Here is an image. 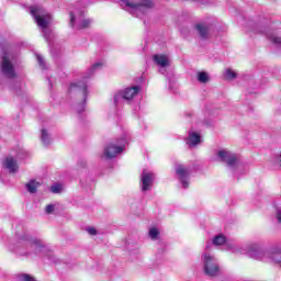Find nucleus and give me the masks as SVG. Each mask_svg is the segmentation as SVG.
<instances>
[{
  "mask_svg": "<svg viewBox=\"0 0 281 281\" xmlns=\"http://www.w3.org/2000/svg\"><path fill=\"white\" fill-rule=\"evenodd\" d=\"M31 14L35 23L41 27L44 38L49 41L52 32H49L47 27H49V23H52V14L47 13V11L41 7H31Z\"/></svg>",
  "mask_w": 281,
  "mask_h": 281,
  "instance_id": "1",
  "label": "nucleus"
},
{
  "mask_svg": "<svg viewBox=\"0 0 281 281\" xmlns=\"http://www.w3.org/2000/svg\"><path fill=\"white\" fill-rule=\"evenodd\" d=\"M124 10H133L138 15L149 14L155 8L153 0H121Z\"/></svg>",
  "mask_w": 281,
  "mask_h": 281,
  "instance_id": "2",
  "label": "nucleus"
},
{
  "mask_svg": "<svg viewBox=\"0 0 281 281\" xmlns=\"http://www.w3.org/2000/svg\"><path fill=\"white\" fill-rule=\"evenodd\" d=\"M92 21L90 19H85V11L75 9L70 12V25L77 30H87L91 27Z\"/></svg>",
  "mask_w": 281,
  "mask_h": 281,
  "instance_id": "3",
  "label": "nucleus"
},
{
  "mask_svg": "<svg viewBox=\"0 0 281 281\" xmlns=\"http://www.w3.org/2000/svg\"><path fill=\"white\" fill-rule=\"evenodd\" d=\"M69 93H75V95H81L82 101L77 105V112L82 113L85 111V102H87V95L89 91L87 90V83L79 81L77 83H71L69 88Z\"/></svg>",
  "mask_w": 281,
  "mask_h": 281,
  "instance_id": "4",
  "label": "nucleus"
},
{
  "mask_svg": "<svg viewBox=\"0 0 281 281\" xmlns=\"http://www.w3.org/2000/svg\"><path fill=\"white\" fill-rule=\"evenodd\" d=\"M203 262H204V266H203L204 273L210 278H216V276L221 273L218 261H216V258H214V256L210 254H204Z\"/></svg>",
  "mask_w": 281,
  "mask_h": 281,
  "instance_id": "5",
  "label": "nucleus"
},
{
  "mask_svg": "<svg viewBox=\"0 0 281 281\" xmlns=\"http://www.w3.org/2000/svg\"><path fill=\"white\" fill-rule=\"evenodd\" d=\"M139 93V87L134 86L132 88H126L114 94L115 106L122 104V102H131Z\"/></svg>",
  "mask_w": 281,
  "mask_h": 281,
  "instance_id": "6",
  "label": "nucleus"
},
{
  "mask_svg": "<svg viewBox=\"0 0 281 281\" xmlns=\"http://www.w3.org/2000/svg\"><path fill=\"white\" fill-rule=\"evenodd\" d=\"M217 157L221 159V161L227 164L228 168H231L232 170H236V168H243V165L238 160V156H236V154H233L232 151H227L225 149L220 150L217 153Z\"/></svg>",
  "mask_w": 281,
  "mask_h": 281,
  "instance_id": "7",
  "label": "nucleus"
},
{
  "mask_svg": "<svg viewBox=\"0 0 281 281\" xmlns=\"http://www.w3.org/2000/svg\"><path fill=\"white\" fill-rule=\"evenodd\" d=\"M124 144H126V139L121 138L119 145L109 144L105 146L103 155L105 159H115L124 150Z\"/></svg>",
  "mask_w": 281,
  "mask_h": 281,
  "instance_id": "8",
  "label": "nucleus"
},
{
  "mask_svg": "<svg viewBox=\"0 0 281 281\" xmlns=\"http://www.w3.org/2000/svg\"><path fill=\"white\" fill-rule=\"evenodd\" d=\"M0 71L2 76H4V78H9V79L16 78V71L14 70V65L12 64V61H10V59L5 55H3L0 59Z\"/></svg>",
  "mask_w": 281,
  "mask_h": 281,
  "instance_id": "9",
  "label": "nucleus"
},
{
  "mask_svg": "<svg viewBox=\"0 0 281 281\" xmlns=\"http://www.w3.org/2000/svg\"><path fill=\"white\" fill-rule=\"evenodd\" d=\"M154 183H155V173L146 169L143 170L140 175V190L143 192H148L149 190L153 189Z\"/></svg>",
  "mask_w": 281,
  "mask_h": 281,
  "instance_id": "10",
  "label": "nucleus"
},
{
  "mask_svg": "<svg viewBox=\"0 0 281 281\" xmlns=\"http://www.w3.org/2000/svg\"><path fill=\"white\" fill-rule=\"evenodd\" d=\"M195 30L202 41H207L212 34V24L207 22H200L195 24Z\"/></svg>",
  "mask_w": 281,
  "mask_h": 281,
  "instance_id": "11",
  "label": "nucleus"
},
{
  "mask_svg": "<svg viewBox=\"0 0 281 281\" xmlns=\"http://www.w3.org/2000/svg\"><path fill=\"white\" fill-rule=\"evenodd\" d=\"M176 175H178L182 188L186 190L190 186V182L188 181L190 177V169L183 167V165H178L176 166Z\"/></svg>",
  "mask_w": 281,
  "mask_h": 281,
  "instance_id": "12",
  "label": "nucleus"
},
{
  "mask_svg": "<svg viewBox=\"0 0 281 281\" xmlns=\"http://www.w3.org/2000/svg\"><path fill=\"white\" fill-rule=\"evenodd\" d=\"M153 60L160 69L158 70L159 74L166 72V67H170V58L164 54H156L153 56Z\"/></svg>",
  "mask_w": 281,
  "mask_h": 281,
  "instance_id": "13",
  "label": "nucleus"
},
{
  "mask_svg": "<svg viewBox=\"0 0 281 281\" xmlns=\"http://www.w3.org/2000/svg\"><path fill=\"white\" fill-rule=\"evenodd\" d=\"M254 32L256 34H262V32H266L267 38H269V41H271L274 45H277V47H281V37L277 36L276 33H271V32L267 31V27L257 26L254 30Z\"/></svg>",
  "mask_w": 281,
  "mask_h": 281,
  "instance_id": "14",
  "label": "nucleus"
},
{
  "mask_svg": "<svg viewBox=\"0 0 281 281\" xmlns=\"http://www.w3.org/2000/svg\"><path fill=\"white\" fill-rule=\"evenodd\" d=\"M3 168H7L9 172L14 173L16 172V170H19V165L16 164V160H14V158L8 157L3 161Z\"/></svg>",
  "mask_w": 281,
  "mask_h": 281,
  "instance_id": "15",
  "label": "nucleus"
},
{
  "mask_svg": "<svg viewBox=\"0 0 281 281\" xmlns=\"http://www.w3.org/2000/svg\"><path fill=\"white\" fill-rule=\"evenodd\" d=\"M31 247L34 249L35 254H43L45 250V244L41 239L33 238L31 240Z\"/></svg>",
  "mask_w": 281,
  "mask_h": 281,
  "instance_id": "16",
  "label": "nucleus"
},
{
  "mask_svg": "<svg viewBox=\"0 0 281 281\" xmlns=\"http://www.w3.org/2000/svg\"><path fill=\"white\" fill-rule=\"evenodd\" d=\"M187 144H189V146H198V144H201V135L196 132H189Z\"/></svg>",
  "mask_w": 281,
  "mask_h": 281,
  "instance_id": "17",
  "label": "nucleus"
},
{
  "mask_svg": "<svg viewBox=\"0 0 281 281\" xmlns=\"http://www.w3.org/2000/svg\"><path fill=\"white\" fill-rule=\"evenodd\" d=\"M40 183L36 182V180H31L29 183H26V190L31 194H36V190L38 189Z\"/></svg>",
  "mask_w": 281,
  "mask_h": 281,
  "instance_id": "18",
  "label": "nucleus"
},
{
  "mask_svg": "<svg viewBox=\"0 0 281 281\" xmlns=\"http://www.w3.org/2000/svg\"><path fill=\"white\" fill-rule=\"evenodd\" d=\"M41 140L45 146H49L50 139H49V133H47V130L42 128L41 131Z\"/></svg>",
  "mask_w": 281,
  "mask_h": 281,
  "instance_id": "19",
  "label": "nucleus"
},
{
  "mask_svg": "<svg viewBox=\"0 0 281 281\" xmlns=\"http://www.w3.org/2000/svg\"><path fill=\"white\" fill-rule=\"evenodd\" d=\"M198 80L202 85H205V83L210 82V75H207V72H205V71H200V72H198Z\"/></svg>",
  "mask_w": 281,
  "mask_h": 281,
  "instance_id": "20",
  "label": "nucleus"
},
{
  "mask_svg": "<svg viewBox=\"0 0 281 281\" xmlns=\"http://www.w3.org/2000/svg\"><path fill=\"white\" fill-rule=\"evenodd\" d=\"M226 243H227V238L224 235H216L213 238V245L221 246V245H225Z\"/></svg>",
  "mask_w": 281,
  "mask_h": 281,
  "instance_id": "21",
  "label": "nucleus"
},
{
  "mask_svg": "<svg viewBox=\"0 0 281 281\" xmlns=\"http://www.w3.org/2000/svg\"><path fill=\"white\" fill-rule=\"evenodd\" d=\"M148 234L151 240H159V229L157 227H151Z\"/></svg>",
  "mask_w": 281,
  "mask_h": 281,
  "instance_id": "22",
  "label": "nucleus"
},
{
  "mask_svg": "<svg viewBox=\"0 0 281 281\" xmlns=\"http://www.w3.org/2000/svg\"><path fill=\"white\" fill-rule=\"evenodd\" d=\"M19 280L20 281H36V279L34 277H32L31 274H27V273L19 274Z\"/></svg>",
  "mask_w": 281,
  "mask_h": 281,
  "instance_id": "23",
  "label": "nucleus"
},
{
  "mask_svg": "<svg viewBox=\"0 0 281 281\" xmlns=\"http://www.w3.org/2000/svg\"><path fill=\"white\" fill-rule=\"evenodd\" d=\"M225 76L226 78H228V80H234V78H236V72L234 70H232V68H227L225 70Z\"/></svg>",
  "mask_w": 281,
  "mask_h": 281,
  "instance_id": "24",
  "label": "nucleus"
},
{
  "mask_svg": "<svg viewBox=\"0 0 281 281\" xmlns=\"http://www.w3.org/2000/svg\"><path fill=\"white\" fill-rule=\"evenodd\" d=\"M50 191L53 192V194H58L59 192L63 191V186L54 184V186H52Z\"/></svg>",
  "mask_w": 281,
  "mask_h": 281,
  "instance_id": "25",
  "label": "nucleus"
},
{
  "mask_svg": "<svg viewBox=\"0 0 281 281\" xmlns=\"http://www.w3.org/2000/svg\"><path fill=\"white\" fill-rule=\"evenodd\" d=\"M54 210H56V205H54V204H48L45 207L46 214H54Z\"/></svg>",
  "mask_w": 281,
  "mask_h": 281,
  "instance_id": "26",
  "label": "nucleus"
},
{
  "mask_svg": "<svg viewBox=\"0 0 281 281\" xmlns=\"http://www.w3.org/2000/svg\"><path fill=\"white\" fill-rule=\"evenodd\" d=\"M37 61L40 67H42V69H45V59H43V56L37 55Z\"/></svg>",
  "mask_w": 281,
  "mask_h": 281,
  "instance_id": "27",
  "label": "nucleus"
},
{
  "mask_svg": "<svg viewBox=\"0 0 281 281\" xmlns=\"http://www.w3.org/2000/svg\"><path fill=\"white\" fill-rule=\"evenodd\" d=\"M86 231L88 232V234H90V236H95V234H98L95 227H88Z\"/></svg>",
  "mask_w": 281,
  "mask_h": 281,
  "instance_id": "28",
  "label": "nucleus"
},
{
  "mask_svg": "<svg viewBox=\"0 0 281 281\" xmlns=\"http://www.w3.org/2000/svg\"><path fill=\"white\" fill-rule=\"evenodd\" d=\"M100 67H102V63H97L91 67L90 71H95V69H100Z\"/></svg>",
  "mask_w": 281,
  "mask_h": 281,
  "instance_id": "29",
  "label": "nucleus"
},
{
  "mask_svg": "<svg viewBox=\"0 0 281 281\" xmlns=\"http://www.w3.org/2000/svg\"><path fill=\"white\" fill-rule=\"evenodd\" d=\"M277 221L281 223V210L277 212Z\"/></svg>",
  "mask_w": 281,
  "mask_h": 281,
  "instance_id": "30",
  "label": "nucleus"
}]
</instances>
